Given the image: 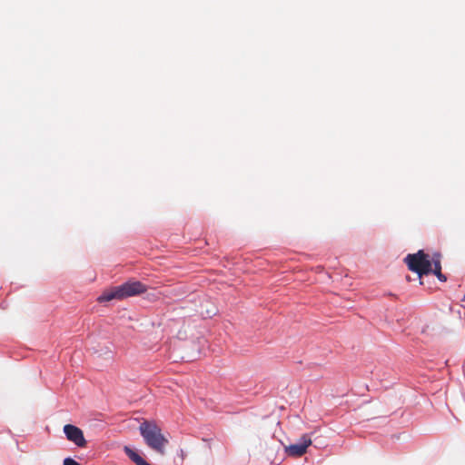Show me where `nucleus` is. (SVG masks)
Instances as JSON below:
<instances>
[{"label":"nucleus","mask_w":465,"mask_h":465,"mask_svg":"<svg viewBox=\"0 0 465 465\" xmlns=\"http://www.w3.org/2000/svg\"><path fill=\"white\" fill-rule=\"evenodd\" d=\"M139 432L144 443L155 452L164 455L165 447L169 443L162 429L153 420H143L139 425Z\"/></svg>","instance_id":"nucleus-1"},{"label":"nucleus","mask_w":465,"mask_h":465,"mask_svg":"<svg viewBox=\"0 0 465 465\" xmlns=\"http://www.w3.org/2000/svg\"><path fill=\"white\" fill-rule=\"evenodd\" d=\"M147 291V286L139 281H128L111 290L104 292L97 301L100 303L110 302L112 300H123L128 297L143 293Z\"/></svg>","instance_id":"nucleus-2"},{"label":"nucleus","mask_w":465,"mask_h":465,"mask_svg":"<svg viewBox=\"0 0 465 465\" xmlns=\"http://www.w3.org/2000/svg\"><path fill=\"white\" fill-rule=\"evenodd\" d=\"M404 261L408 268L416 272L420 278L431 272V260L423 250H420L413 254H408Z\"/></svg>","instance_id":"nucleus-3"},{"label":"nucleus","mask_w":465,"mask_h":465,"mask_svg":"<svg viewBox=\"0 0 465 465\" xmlns=\"http://www.w3.org/2000/svg\"><path fill=\"white\" fill-rule=\"evenodd\" d=\"M312 444V439L308 434L302 435L298 442L291 444L285 448L288 456L301 457L306 453L307 448Z\"/></svg>","instance_id":"nucleus-4"},{"label":"nucleus","mask_w":465,"mask_h":465,"mask_svg":"<svg viewBox=\"0 0 465 465\" xmlns=\"http://www.w3.org/2000/svg\"><path fill=\"white\" fill-rule=\"evenodd\" d=\"M64 433L65 434L66 439L74 442L77 447H84L86 443L82 430L74 425H64Z\"/></svg>","instance_id":"nucleus-5"},{"label":"nucleus","mask_w":465,"mask_h":465,"mask_svg":"<svg viewBox=\"0 0 465 465\" xmlns=\"http://www.w3.org/2000/svg\"><path fill=\"white\" fill-rule=\"evenodd\" d=\"M432 263L434 265V269L433 270L431 269V272L438 278V280L440 282H446L447 277H446V275H444L441 272L440 254V253L434 254L432 261H431V264Z\"/></svg>","instance_id":"nucleus-6"},{"label":"nucleus","mask_w":465,"mask_h":465,"mask_svg":"<svg viewBox=\"0 0 465 465\" xmlns=\"http://www.w3.org/2000/svg\"><path fill=\"white\" fill-rule=\"evenodd\" d=\"M124 451L126 456L136 465H152L128 446H124Z\"/></svg>","instance_id":"nucleus-7"},{"label":"nucleus","mask_w":465,"mask_h":465,"mask_svg":"<svg viewBox=\"0 0 465 465\" xmlns=\"http://www.w3.org/2000/svg\"><path fill=\"white\" fill-rule=\"evenodd\" d=\"M64 465H82L74 459L67 457L64 460Z\"/></svg>","instance_id":"nucleus-8"},{"label":"nucleus","mask_w":465,"mask_h":465,"mask_svg":"<svg viewBox=\"0 0 465 465\" xmlns=\"http://www.w3.org/2000/svg\"><path fill=\"white\" fill-rule=\"evenodd\" d=\"M463 301L465 302V293H464Z\"/></svg>","instance_id":"nucleus-9"}]
</instances>
